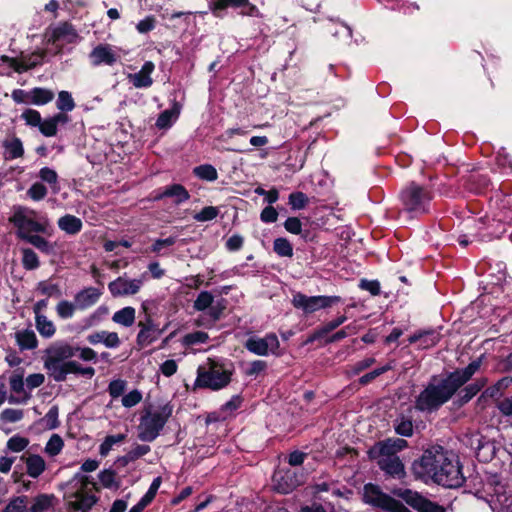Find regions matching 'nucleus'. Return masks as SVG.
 I'll use <instances>...</instances> for the list:
<instances>
[{"mask_svg": "<svg viewBox=\"0 0 512 512\" xmlns=\"http://www.w3.org/2000/svg\"><path fill=\"white\" fill-rule=\"evenodd\" d=\"M418 478L431 480L446 488H458L465 482L458 457L441 446H432L424 451L413 464Z\"/></svg>", "mask_w": 512, "mask_h": 512, "instance_id": "1", "label": "nucleus"}, {"mask_svg": "<svg viewBox=\"0 0 512 512\" xmlns=\"http://www.w3.org/2000/svg\"><path fill=\"white\" fill-rule=\"evenodd\" d=\"M480 367V360L471 362L467 367L449 374L446 378H433L417 396L415 408L424 413L437 411L448 402L455 392L464 385Z\"/></svg>", "mask_w": 512, "mask_h": 512, "instance_id": "2", "label": "nucleus"}, {"mask_svg": "<svg viewBox=\"0 0 512 512\" xmlns=\"http://www.w3.org/2000/svg\"><path fill=\"white\" fill-rule=\"evenodd\" d=\"M9 221L17 228L16 235L21 240L33 232L46 234L50 228V221L46 216L21 205L13 208Z\"/></svg>", "mask_w": 512, "mask_h": 512, "instance_id": "3", "label": "nucleus"}, {"mask_svg": "<svg viewBox=\"0 0 512 512\" xmlns=\"http://www.w3.org/2000/svg\"><path fill=\"white\" fill-rule=\"evenodd\" d=\"M173 413V406L165 403L156 409H147L140 418L138 437L145 442L154 441Z\"/></svg>", "mask_w": 512, "mask_h": 512, "instance_id": "4", "label": "nucleus"}, {"mask_svg": "<svg viewBox=\"0 0 512 512\" xmlns=\"http://www.w3.org/2000/svg\"><path fill=\"white\" fill-rule=\"evenodd\" d=\"M231 376L228 366L209 359L206 365L198 367L195 386L217 391L230 383Z\"/></svg>", "mask_w": 512, "mask_h": 512, "instance_id": "5", "label": "nucleus"}, {"mask_svg": "<svg viewBox=\"0 0 512 512\" xmlns=\"http://www.w3.org/2000/svg\"><path fill=\"white\" fill-rule=\"evenodd\" d=\"M76 355V349L66 341H55L45 350L43 363L50 377L58 374L61 378L62 366Z\"/></svg>", "mask_w": 512, "mask_h": 512, "instance_id": "6", "label": "nucleus"}, {"mask_svg": "<svg viewBox=\"0 0 512 512\" xmlns=\"http://www.w3.org/2000/svg\"><path fill=\"white\" fill-rule=\"evenodd\" d=\"M431 193L424 187L411 183L401 193V200L407 212L422 214L428 210Z\"/></svg>", "mask_w": 512, "mask_h": 512, "instance_id": "7", "label": "nucleus"}, {"mask_svg": "<svg viewBox=\"0 0 512 512\" xmlns=\"http://www.w3.org/2000/svg\"><path fill=\"white\" fill-rule=\"evenodd\" d=\"M365 503L381 508L383 512H410L399 501L383 493L380 488L373 484H366L363 491Z\"/></svg>", "mask_w": 512, "mask_h": 512, "instance_id": "8", "label": "nucleus"}, {"mask_svg": "<svg viewBox=\"0 0 512 512\" xmlns=\"http://www.w3.org/2000/svg\"><path fill=\"white\" fill-rule=\"evenodd\" d=\"M226 304L224 298L215 299L209 291H202L195 299L193 307L196 311L206 312L209 320L215 323L222 317Z\"/></svg>", "mask_w": 512, "mask_h": 512, "instance_id": "9", "label": "nucleus"}, {"mask_svg": "<svg viewBox=\"0 0 512 512\" xmlns=\"http://www.w3.org/2000/svg\"><path fill=\"white\" fill-rule=\"evenodd\" d=\"M95 484L84 482L68 499L67 512H89L96 502Z\"/></svg>", "mask_w": 512, "mask_h": 512, "instance_id": "10", "label": "nucleus"}, {"mask_svg": "<svg viewBox=\"0 0 512 512\" xmlns=\"http://www.w3.org/2000/svg\"><path fill=\"white\" fill-rule=\"evenodd\" d=\"M339 296H307L302 293L293 295L292 304L295 308L303 310L306 314L314 313L320 309L328 308L340 302Z\"/></svg>", "mask_w": 512, "mask_h": 512, "instance_id": "11", "label": "nucleus"}, {"mask_svg": "<svg viewBox=\"0 0 512 512\" xmlns=\"http://www.w3.org/2000/svg\"><path fill=\"white\" fill-rule=\"evenodd\" d=\"M49 44H52L59 51L64 45L76 43L79 35L75 28L68 22H61L50 26L45 33Z\"/></svg>", "mask_w": 512, "mask_h": 512, "instance_id": "12", "label": "nucleus"}, {"mask_svg": "<svg viewBox=\"0 0 512 512\" xmlns=\"http://www.w3.org/2000/svg\"><path fill=\"white\" fill-rule=\"evenodd\" d=\"M369 457L377 461L378 466L387 475L393 478H402L405 476V468L397 455H391L387 452L374 453V449H369Z\"/></svg>", "mask_w": 512, "mask_h": 512, "instance_id": "13", "label": "nucleus"}, {"mask_svg": "<svg viewBox=\"0 0 512 512\" xmlns=\"http://www.w3.org/2000/svg\"><path fill=\"white\" fill-rule=\"evenodd\" d=\"M279 346V340L274 333L267 334L263 338L251 337L245 344L248 351L260 356L268 354L278 355Z\"/></svg>", "mask_w": 512, "mask_h": 512, "instance_id": "14", "label": "nucleus"}, {"mask_svg": "<svg viewBox=\"0 0 512 512\" xmlns=\"http://www.w3.org/2000/svg\"><path fill=\"white\" fill-rule=\"evenodd\" d=\"M142 286V277L130 279L123 275L111 281L108 284V289L113 297H126L137 294Z\"/></svg>", "mask_w": 512, "mask_h": 512, "instance_id": "15", "label": "nucleus"}, {"mask_svg": "<svg viewBox=\"0 0 512 512\" xmlns=\"http://www.w3.org/2000/svg\"><path fill=\"white\" fill-rule=\"evenodd\" d=\"M43 57L44 53L40 51L33 52L31 54H21L19 58H12L3 55L0 56V65H7V67L21 73L39 65L42 62Z\"/></svg>", "mask_w": 512, "mask_h": 512, "instance_id": "16", "label": "nucleus"}, {"mask_svg": "<svg viewBox=\"0 0 512 512\" xmlns=\"http://www.w3.org/2000/svg\"><path fill=\"white\" fill-rule=\"evenodd\" d=\"M272 481L273 488L282 494L290 493L301 483L295 471L284 468L274 472Z\"/></svg>", "mask_w": 512, "mask_h": 512, "instance_id": "17", "label": "nucleus"}, {"mask_svg": "<svg viewBox=\"0 0 512 512\" xmlns=\"http://www.w3.org/2000/svg\"><path fill=\"white\" fill-rule=\"evenodd\" d=\"M25 385L23 373L14 371L9 377V386L12 392L8 397L10 404H26L30 400L31 394L25 389Z\"/></svg>", "mask_w": 512, "mask_h": 512, "instance_id": "18", "label": "nucleus"}, {"mask_svg": "<svg viewBox=\"0 0 512 512\" xmlns=\"http://www.w3.org/2000/svg\"><path fill=\"white\" fill-rule=\"evenodd\" d=\"M402 498L418 512H445V509L417 492L405 490L401 493Z\"/></svg>", "mask_w": 512, "mask_h": 512, "instance_id": "19", "label": "nucleus"}, {"mask_svg": "<svg viewBox=\"0 0 512 512\" xmlns=\"http://www.w3.org/2000/svg\"><path fill=\"white\" fill-rule=\"evenodd\" d=\"M118 55L115 50L107 44H100L96 46L89 54V59L93 66H100L102 64L112 66L118 60Z\"/></svg>", "mask_w": 512, "mask_h": 512, "instance_id": "20", "label": "nucleus"}, {"mask_svg": "<svg viewBox=\"0 0 512 512\" xmlns=\"http://www.w3.org/2000/svg\"><path fill=\"white\" fill-rule=\"evenodd\" d=\"M154 70V63L151 61H146L138 72L129 74L127 78L129 82L137 89L149 88L153 84L151 75Z\"/></svg>", "mask_w": 512, "mask_h": 512, "instance_id": "21", "label": "nucleus"}, {"mask_svg": "<svg viewBox=\"0 0 512 512\" xmlns=\"http://www.w3.org/2000/svg\"><path fill=\"white\" fill-rule=\"evenodd\" d=\"M57 503L58 499L54 494H38L28 499V512H51Z\"/></svg>", "mask_w": 512, "mask_h": 512, "instance_id": "22", "label": "nucleus"}, {"mask_svg": "<svg viewBox=\"0 0 512 512\" xmlns=\"http://www.w3.org/2000/svg\"><path fill=\"white\" fill-rule=\"evenodd\" d=\"M68 374H78L92 378L95 374V369L93 367H84L79 362L70 359L61 368V378L58 377V374L53 375L52 378L56 382H63L67 379Z\"/></svg>", "mask_w": 512, "mask_h": 512, "instance_id": "23", "label": "nucleus"}, {"mask_svg": "<svg viewBox=\"0 0 512 512\" xmlns=\"http://www.w3.org/2000/svg\"><path fill=\"white\" fill-rule=\"evenodd\" d=\"M490 506L494 512H512V495L506 493L503 485L497 483Z\"/></svg>", "mask_w": 512, "mask_h": 512, "instance_id": "24", "label": "nucleus"}, {"mask_svg": "<svg viewBox=\"0 0 512 512\" xmlns=\"http://www.w3.org/2000/svg\"><path fill=\"white\" fill-rule=\"evenodd\" d=\"M102 295V291L95 287H87L76 293L74 301L80 310H86L95 305Z\"/></svg>", "mask_w": 512, "mask_h": 512, "instance_id": "25", "label": "nucleus"}, {"mask_svg": "<svg viewBox=\"0 0 512 512\" xmlns=\"http://www.w3.org/2000/svg\"><path fill=\"white\" fill-rule=\"evenodd\" d=\"M227 6L240 7L242 15L259 16L258 8L250 4L248 0H217L214 4L213 12L217 14L218 10H222Z\"/></svg>", "mask_w": 512, "mask_h": 512, "instance_id": "26", "label": "nucleus"}, {"mask_svg": "<svg viewBox=\"0 0 512 512\" xmlns=\"http://www.w3.org/2000/svg\"><path fill=\"white\" fill-rule=\"evenodd\" d=\"M87 341L92 345L102 343L107 348H117L120 346L121 341L116 332L109 331H96L87 336Z\"/></svg>", "mask_w": 512, "mask_h": 512, "instance_id": "27", "label": "nucleus"}, {"mask_svg": "<svg viewBox=\"0 0 512 512\" xmlns=\"http://www.w3.org/2000/svg\"><path fill=\"white\" fill-rule=\"evenodd\" d=\"M22 461L25 463L26 473L34 479H37L47 467L44 458L38 454L23 456Z\"/></svg>", "mask_w": 512, "mask_h": 512, "instance_id": "28", "label": "nucleus"}, {"mask_svg": "<svg viewBox=\"0 0 512 512\" xmlns=\"http://www.w3.org/2000/svg\"><path fill=\"white\" fill-rule=\"evenodd\" d=\"M5 160H14L24 155V147L20 138L12 136L2 142Z\"/></svg>", "mask_w": 512, "mask_h": 512, "instance_id": "29", "label": "nucleus"}, {"mask_svg": "<svg viewBox=\"0 0 512 512\" xmlns=\"http://www.w3.org/2000/svg\"><path fill=\"white\" fill-rule=\"evenodd\" d=\"M440 340V334L435 330L423 331L409 337L410 343H415L421 349L435 346Z\"/></svg>", "mask_w": 512, "mask_h": 512, "instance_id": "30", "label": "nucleus"}, {"mask_svg": "<svg viewBox=\"0 0 512 512\" xmlns=\"http://www.w3.org/2000/svg\"><path fill=\"white\" fill-rule=\"evenodd\" d=\"M407 446V441L404 439H387L376 443L370 449H374V453L387 452L391 455H397L399 451Z\"/></svg>", "mask_w": 512, "mask_h": 512, "instance_id": "31", "label": "nucleus"}, {"mask_svg": "<svg viewBox=\"0 0 512 512\" xmlns=\"http://www.w3.org/2000/svg\"><path fill=\"white\" fill-rule=\"evenodd\" d=\"M82 221L74 215H64L58 220V227L67 234L75 235L82 229Z\"/></svg>", "mask_w": 512, "mask_h": 512, "instance_id": "32", "label": "nucleus"}, {"mask_svg": "<svg viewBox=\"0 0 512 512\" xmlns=\"http://www.w3.org/2000/svg\"><path fill=\"white\" fill-rule=\"evenodd\" d=\"M180 114V107L177 103L173 105L171 109H167L163 111L158 119L156 120V127L158 129H167L170 128L173 123L178 119Z\"/></svg>", "mask_w": 512, "mask_h": 512, "instance_id": "33", "label": "nucleus"}, {"mask_svg": "<svg viewBox=\"0 0 512 512\" xmlns=\"http://www.w3.org/2000/svg\"><path fill=\"white\" fill-rule=\"evenodd\" d=\"M135 318L136 310L131 306H127L116 311L112 316L113 322L124 327L132 326L135 322Z\"/></svg>", "mask_w": 512, "mask_h": 512, "instance_id": "34", "label": "nucleus"}, {"mask_svg": "<svg viewBox=\"0 0 512 512\" xmlns=\"http://www.w3.org/2000/svg\"><path fill=\"white\" fill-rule=\"evenodd\" d=\"M35 326L39 334L46 339L52 338L56 333L55 324L45 315L35 317Z\"/></svg>", "mask_w": 512, "mask_h": 512, "instance_id": "35", "label": "nucleus"}, {"mask_svg": "<svg viewBox=\"0 0 512 512\" xmlns=\"http://www.w3.org/2000/svg\"><path fill=\"white\" fill-rule=\"evenodd\" d=\"M16 341L21 350L34 349L38 345V340L32 330H23L16 333Z\"/></svg>", "mask_w": 512, "mask_h": 512, "instance_id": "36", "label": "nucleus"}, {"mask_svg": "<svg viewBox=\"0 0 512 512\" xmlns=\"http://www.w3.org/2000/svg\"><path fill=\"white\" fill-rule=\"evenodd\" d=\"M54 92L43 87H35L31 89V104L42 106L54 99Z\"/></svg>", "mask_w": 512, "mask_h": 512, "instance_id": "37", "label": "nucleus"}, {"mask_svg": "<svg viewBox=\"0 0 512 512\" xmlns=\"http://www.w3.org/2000/svg\"><path fill=\"white\" fill-rule=\"evenodd\" d=\"M160 197H173L175 198V202L180 204L184 201H187L190 195L184 186L180 184H174L167 187Z\"/></svg>", "mask_w": 512, "mask_h": 512, "instance_id": "38", "label": "nucleus"}, {"mask_svg": "<svg viewBox=\"0 0 512 512\" xmlns=\"http://www.w3.org/2000/svg\"><path fill=\"white\" fill-rule=\"evenodd\" d=\"M161 332L162 331L159 328H141L137 334V344L140 347H146L157 340Z\"/></svg>", "mask_w": 512, "mask_h": 512, "instance_id": "39", "label": "nucleus"}, {"mask_svg": "<svg viewBox=\"0 0 512 512\" xmlns=\"http://www.w3.org/2000/svg\"><path fill=\"white\" fill-rule=\"evenodd\" d=\"M64 448V440L59 434H52L49 440L47 441L44 452L49 457H55L59 455Z\"/></svg>", "mask_w": 512, "mask_h": 512, "instance_id": "40", "label": "nucleus"}, {"mask_svg": "<svg viewBox=\"0 0 512 512\" xmlns=\"http://www.w3.org/2000/svg\"><path fill=\"white\" fill-rule=\"evenodd\" d=\"M161 485V478L157 477L153 480L151 483L148 491L145 493V495L139 500V502L135 505L140 510H144L155 498V495Z\"/></svg>", "mask_w": 512, "mask_h": 512, "instance_id": "41", "label": "nucleus"}, {"mask_svg": "<svg viewBox=\"0 0 512 512\" xmlns=\"http://www.w3.org/2000/svg\"><path fill=\"white\" fill-rule=\"evenodd\" d=\"M0 512H28V497L17 496L10 499Z\"/></svg>", "mask_w": 512, "mask_h": 512, "instance_id": "42", "label": "nucleus"}, {"mask_svg": "<svg viewBox=\"0 0 512 512\" xmlns=\"http://www.w3.org/2000/svg\"><path fill=\"white\" fill-rule=\"evenodd\" d=\"M347 320V317L345 315H340L336 317L335 319L325 323L314 335L311 337L309 341H313L316 338L322 337L331 331L335 330L339 326H341L343 323H345Z\"/></svg>", "mask_w": 512, "mask_h": 512, "instance_id": "43", "label": "nucleus"}, {"mask_svg": "<svg viewBox=\"0 0 512 512\" xmlns=\"http://www.w3.org/2000/svg\"><path fill=\"white\" fill-rule=\"evenodd\" d=\"M38 176L42 182H45L48 185H50L51 189L54 192H57L59 190L58 174L54 169L49 167H43L40 169Z\"/></svg>", "mask_w": 512, "mask_h": 512, "instance_id": "44", "label": "nucleus"}, {"mask_svg": "<svg viewBox=\"0 0 512 512\" xmlns=\"http://www.w3.org/2000/svg\"><path fill=\"white\" fill-rule=\"evenodd\" d=\"M56 107L61 112H70L75 108V102L70 92L60 91L56 100Z\"/></svg>", "mask_w": 512, "mask_h": 512, "instance_id": "45", "label": "nucleus"}, {"mask_svg": "<svg viewBox=\"0 0 512 512\" xmlns=\"http://www.w3.org/2000/svg\"><path fill=\"white\" fill-rule=\"evenodd\" d=\"M27 243L33 245L35 248L43 253L49 254L53 251V246L42 236L30 234L23 239Z\"/></svg>", "mask_w": 512, "mask_h": 512, "instance_id": "46", "label": "nucleus"}, {"mask_svg": "<svg viewBox=\"0 0 512 512\" xmlns=\"http://www.w3.org/2000/svg\"><path fill=\"white\" fill-rule=\"evenodd\" d=\"M76 309L78 307L76 306L75 301L70 302L68 300H61L56 305V313L59 318L61 319H70L74 316Z\"/></svg>", "mask_w": 512, "mask_h": 512, "instance_id": "47", "label": "nucleus"}, {"mask_svg": "<svg viewBox=\"0 0 512 512\" xmlns=\"http://www.w3.org/2000/svg\"><path fill=\"white\" fill-rule=\"evenodd\" d=\"M193 172L198 178L206 181H215L218 177L217 170L210 164L197 166Z\"/></svg>", "mask_w": 512, "mask_h": 512, "instance_id": "48", "label": "nucleus"}, {"mask_svg": "<svg viewBox=\"0 0 512 512\" xmlns=\"http://www.w3.org/2000/svg\"><path fill=\"white\" fill-rule=\"evenodd\" d=\"M395 431L397 434L405 437H409L413 434V423L411 419L400 416L395 420Z\"/></svg>", "mask_w": 512, "mask_h": 512, "instance_id": "49", "label": "nucleus"}, {"mask_svg": "<svg viewBox=\"0 0 512 512\" xmlns=\"http://www.w3.org/2000/svg\"><path fill=\"white\" fill-rule=\"evenodd\" d=\"M125 439L124 434L109 435L105 437L104 441L99 446V453L101 456H107L112 450L113 446L121 443Z\"/></svg>", "mask_w": 512, "mask_h": 512, "instance_id": "50", "label": "nucleus"}, {"mask_svg": "<svg viewBox=\"0 0 512 512\" xmlns=\"http://www.w3.org/2000/svg\"><path fill=\"white\" fill-rule=\"evenodd\" d=\"M273 249L281 257L293 256V247L286 238H276L273 243Z\"/></svg>", "mask_w": 512, "mask_h": 512, "instance_id": "51", "label": "nucleus"}, {"mask_svg": "<svg viewBox=\"0 0 512 512\" xmlns=\"http://www.w3.org/2000/svg\"><path fill=\"white\" fill-rule=\"evenodd\" d=\"M22 256V263L26 269L33 270L39 266L38 256L32 249L23 248Z\"/></svg>", "mask_w": 512, "mask_h": 512, "instance_id": "52", "label": "nucleus"}, {"mask_svg": "<svg viewBox=\"0 0 512 512\" xmlns=\"http://www.w3.org/2000/svg\"><path fill=\"white\" fill-rule=\"evenodd\" d=\"M48 194V190L45 185L41 182H35L27 190V196L33 201H40L44 199Z\"/></svg>", "mask_w": 512, "mask_h": 512, "instance_id": "53", "label": "nucleus"}, {"mask_svg": "<svg viewBox=\"0 0 512 512\" xmlns=\"http://www.w3.org/2000/svg\"><path fill=\"white\" fill-rule=\"evenodd\" d=\"M308 202V197L303 192H293L288 198V204L293 210H301L305 208Z\"/></svg>", "mask_w": 512, "mask_h": 512, "instance_id": "54", "label": "nucleus"}, {"mask_svg": "<svg viewBox=\"0 0 512 512\" xmlns=\"http://www.w3.org/2000/svg\"><path fill=\"white\" fill-rule=\"evenodd\" d=\"M24 417V412L21 409L7 408L0 414V420L4 423H15Z\"/></svg>", "mask_w": 512, "mask_h": 512, "instance_id": "55", "label": "nucleus"}, {"mask_svg": "<svg viewBox=\"0 0 512 512\" xmlns=\"http://www.w3.org/2000/svg\"><path fill=\"white\" fill-rule=\"evenodd\" d=\"M219 214V209L214 206H206L200 212L196 213L193 218L198 222H207L215 219Z\"/></svg>", "mask_w": 512, "mask_h": 512, "instance_id": "56", "label": "nucleus"}, {"mask_svg": "<svg viewBox=\"0 0 512 512\" xmlns=\"http://www.w3.org/2000/svg\"><path fill=\"white\" fill-rule=\"evenodd\" d=\"M142 398V393L139 390L134 389L127 393L126 395H124L122 397L121 402L125 408H132L139 404L142 401Z\"/></svg>", "mask_w": 512, "mask_h": 512, "instance_id": "57", "label": "nucleus"}, {"mask_svg": "<svg viewBox=\"0 0 512 512\" xmlns=\"http://www.w3.org/2000/svg\"><path fill=\"white\" fill-rule=\"evenodd\" d=\"M21 119H23L27 125L32 127H39L42 121L40 113L34 109H26L21 114Z\"/></svg>", "mask_w": 512, "mask_h": 512, "instance_id": "58", "label": "nucleus"}, {"mask_svg": "<svg viewBox=\"0 0 512 512\" xmlns=\"http://www.w3.org/2000/svg\"><path fill=\"white\" fill-rule=\"evenodd\" d=\"M209 339V336L206 332L203 331H195L192 333H188L183 338V343L186 345H195L200 343H205Z\"/></svg>", "mask_w": 512, "mask_h": 512, "instance_id": "59", "label": "nucleus"}, {"mask_svg": "<svg viewBox=\"0 0 512 512\" xmlns=\"http://www.w3.org/2000/svg\"><path fill=\"white\" fill-rule=\"evenodd\" d=\"M29 444L27 438L21 436H13L7 442V448L12 452H21L23 451Z\"/></svg>", "mask_w": 512, "mask_h": 512, "instance_id": "60", "label": "nucleus"}, {"mask_svg": "<svg viewBox=\"0 0 512 512\" xmlns=\"http://www.w3.org/2000/svg\"><path fill=\"white\" fill-rule=\"evenodd\" d=\"M126 381L122 380V379H116V380H113L110 382L109 386H108V392H109V395L112 397V398H118L119 396H121L125 389H126Z\"/></svg>", "mask_w": 512, "mask_h": 512, "instance_id": "61", "label": "nucleus"}, {"mask_svg": "<svg viewBox=\"0 0 512 512\" xmlns=\"http://www.w3.org/2000/svg\"><path fill=\"white\" fill-rule=\"evenodd\" d=\"M11 97L17 104H31V90L15 89L12 91Z\"/></svg>", "mask_w": 512, "mask_h": 512, "instance_id": "62", "label": "nucleus"}, {"mask_svg": "<svg viewBox=\"0 0 512 512\" xmlns=\"http://www.w3.org/2000/svg\"><path fill=\"white\" fill-rule=\"evenodd\" d=\"M108 314V308L106 306L98 307L86 320V326L91 327L101 321V319Z\"/></svg>", "mask_w": 512, "mask_h": 512, "instance_id": "63", "label": "nucleus"}, {"mask_svg": "<svg viewBox=\"0 0 512 512\" xmlns=\"http://www.w3.org/2000/svg\"><path fill=\"white\" fill-rule=\"evenodd\" d=\"M39 130L44 136L52 137L57 134L58 127L50 117L48 119H45L44 121H41Z\"/></svg>", "mask_w": 512, "mask_h": 512, "instance_id": "64", "label": "nucleus"}]
</instances>
